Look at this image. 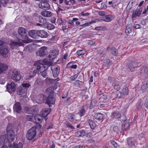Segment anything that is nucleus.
I'll return each mask as SVG.
<instances>
[{"instance_id":"nucleus-37","label":"nucleus","mask_w":148,"mask_h":148,"mask_svg":"<svg viewBox=\"0 0 148 148\" xmlns=\"http://www.w3.org/2000/svg\"><path fill=\"white\" fill-rule=\"evenodd\" d=\"M112 116L113 117L116 118H119L120 117L121 114L118 112H114L113 113Z\"/></svg>"},{"instance_id":"nucleus-44","label":"nucleus","mask_w":148,"mask_h":148,"mask_svg":"<svg viewBox=\"0 0 148 148\" xmlns=\"http://www.w3.org/2000/svg\"><path fill=\"white\" fill-rule=\"evenodd\" d=\"M59 79L58 78H57L56 79H49V78H47L46 79V82L47 83L48 81H49L50 82V83H51L52 82H53V81H59Z\"/></svg>"},{"instance_id":"nucleus-49","label":"nucleus","mask_w":148,"mask_h":148,"mask_svg":"<svg viewBox=\"0 0 148 148\" xmlns=\"http://www.w3.org/2000/svg\"><path fill=\"white\" fill-rule=\"evenodd\" d=\"M111 53L114 56H116L117 51L115 49L113 48L112 49Z\"/></svg>"},{"instance_id":"nucleus-46","label":"nucleus","mask_w":148,"mask_h":148,"mask_svg":"<svg viewBox=\"0 0 148 148\" xmlns=\"http://www.w3.org/2000/svg\"><path fill=\"white\" fill-rule=\"evenodd\" d=\"M111 144L112 146L114 147V148H117L118 145L117 143L114 141H112L111 142Z\"/></svg>"},{"instance_id":"nucleus-16","label":"nucleus","mask_w":148,"mask_h":148,"mask_svg":"<svg viewBox=\"0 0 148 148\" xmlns=\"http://www.w3.org/2000/svg\"><path fill=\"white\" fill-rule=\"evenodd\" d=\"M138 63L136 62H131L128 65V67L130 71H133L134 70V68L138 66Z\"/></svg>"},{"instance_id":"nucleus-58","label":"nucleus","mask_w":148,"mask_h":148,"mask_svg":"<svg viewBox=\"0 0 148 148\" xmlns=\"http://www.w3.org/2000/svg\"><path fill=\"white\" fill-rule=\"evenodd\" d=\"M143 134H140L138 136V138L140 139V140L142 138H143Z\"/></svg>"},{"instance_id":"nucleus-28","label":"nucleus","mask_w":148,"mask_h":148,"mask_svg":"<svg viewBox=\"0 0 148 148\" xmlns=\"http://www.w3.org/2000/svg\"><path fill=\"white\" fill-rule=\"evenodd\" d=\"M103 117V114L100 113H97L95 114L94 116V118L96 119L101 120H102Z\"/></svg>"},{"instance_id":"nucleus-10","label":"nucleus","mask_w":148,"mask_h":148,"mask_svg":"<svg viewBox=\"0 0 148 148\" xmlns=\"http://www.w3.org/2000/svg\"><path fill=\"white\" fill-rule=\"evenodd\" d=\"M56 99L54 94L49 95L47 99L46 103L48 105L53 104L55 103Z\"/></svg>"},{"instance_id":"nucleus-19","label":"nucleus","mask_w":148,"mask_h":148,"mask_svg":"<svg viewBox=\"0 0 148 148\" xmlns=\"http://www.w3.org/2000/svg\"><path fill=\"white\" fill-rule=\"evenodd\" d=\"M141 12V10H140V8H137L135 11V12H134L132 15L133 18H135L137 16H139Z\"/></svg>"},{"instance_id":"nucleus-22","label":"nucleus","mask_w":148,"mask_h":148,"mask_svg":"<svg viewBox=\"0 0 148 148\" xmlns=\"http://www.w3.org/2000/svg\"><path fill=\"white\" fill-rule=\"evenodd\" d=\"M42 15L46 17H50L52 15V13L50 11H43L41 12Z\"/></svg>"},{"instance_id":"nucleus-56","label":"nucleus","mask_w":148,"mask_h":148,"mask_svg":"<svg viewBox=\"0 0 148 148\" xmlns=\"http://www.w3.org/2000/svg\"><path fill=\"white\" fill-rule=\"evenodd\" d=\"M66 125L68 127L71 128V129L73 128V126L71 125L69 123H67L66 124Z\"/></svg>"},{"instance_id":"nucleus-1","label":"nucleus","mask_w":148,"mask_h":148,"mask_svg":"<svg viewBox=\"0 0 148 148\" xmlns=\"http://www.w3.org/2000/svg\"><path fill=\"white\" fill-rule=\"evenodd\" d=\"M45 65H47L48 67L50 66L51 63L45 60H40L37 61L34 64L35 67L38 71V74L39 75L41 73V75L44 78L46 77L47 75L46 71L45 70H43V68L46 67L45 66Z\"/></svg>"},{"instance_id":"nucleus-47","label":"nucleus","mask_w":148,"mask_h":148,"mask_svg":"<svg viewBox=\"0 0 148 148\" xmlns=\"http://www.w3.org/2000/svg\"><path fill=\"white\" fill-rule=\"evenodd\" d=\"M26 118L28 121H32L33 120V117L32 115H27Z\"/></svg>"},{"instance_id":"nucleus-45","label":"nucleus","mask_w":148,"mask_h":148,"mask_svg":"<svg viewBox=\"0 0 148 148\" xmlns=\"http://www.w3.org/2000/svg\"><path fill=\"white\" fill-rule=\"evenodd\" d=\"M94 22V21H92L90 22L87 23H85L84 24L80 25V26L81 27H86L90 25H91L92 23H93Z\"/></svg>"},{"instance_id":"nucleus-13","label":"nucleus","mask_w":148,"mask_h":148,"mask_svg":"<svg viewBox=\"0 0 148 148\" xmlns=\"http://www.w3.org/2000/svg\"><path fill=\"white\" fill-rule=\"evenodd\" d=\"M27 30L25 28L20 27L18 29V34L22 37V38L24 37H26V32Z\"/></svg>"},{"instance_id":"nucleus-23","label":"nucleus","mask_w":148,"mask_h":148,"mask_svg":"<svg viewBox=\"0 0 148 148\" xmlns=\"http://www.w3.org/2000/svg\"><path fill=\"white\" fill-rule=\"evenodd\" d=\"M127 144L130 147L134 145L135 141L134 139L132 138H129L127 139Z\"/></svg>"},{"instance_id":"nucleus-42","label":"nucleus","mask_w":148,"mask_h":148,"mask_svg":"<svg viewBox=\"0 0 148 148\" xmlns=\"http://www.w3.org/2000/svg\"><path fill=\"white\" fill-rule=\"evenodd\" d=\"M148 87V85L147 84H144L141 88L143 92L145 91Z\"/></svg>"},{"instance_id":"nucleus-27","label":"nucleus","mask_w":148,"mask_h":148,"mask_svg":"<svg viewBox=\"0 0 148 148\" xmlns=\"http://www.w3.org/2000/svg\"><path fill=\"white\" fill-rule=\"evenodd\" d=\"M88 122L90 128L92 129H94L96 127V124L91 119H89Z\"/></svg>"},{"instance_id":"nucleus-20","label":"nucleus","mask_w":148,"mask_h":148,"mask_svg":"<svg viewBox=\"0 0 148 148\" xmlns=\"http://www.w3.org/2000/svg\"><path fill=\"white\" fill-rule=\"evenodd\" d=\"M37 31L34 30H32L29 31L28 34L29 36L34 38H35L36 37Z\"/></svg>"},{"instance_id":"nucleus-61","label":"nucleus","mask_w":148,"mask_h":148,"mask_svg":"<svg viewBox=\"0 0 148 148\" xmlns=\"http://www.w3.org/2000/svg\"><path fill=\"white\" fill-rule=\"evenodd\" d=\"M67 56H68V53H67L66 52V53L65 54H64V55L63 59H64L65 60L66 59Z\"/></svg>"},{"instance_id":"nucleus-2","label":"nucleus","mask_w":148,"mask_h":148,"mask_svg":"<svg viewBox=\"0 0 148 148\" xmlns=\"http://www.w3.org/2000/svg\"><path fill=\"white\" fill-rule=\"evenodd\" d=\"M36 126L33 127L27 131L26 135L27 139L31 140L35 137L36 134Z\"/></svg>"},{"instance_id":"nucleus-18","label":"nucleus","mask_w":148,"mask_h":148,"mask_svg":"<svg viewBox=\"0 0 148 148\" xmlns=\"http://www.w3.org/2000/svg\"><path fill=\"white\" fill-rule=\"evenodd\" d=\"M140 73L146 77L148 76V68L147 67H143L141 68Z\"/></svg>"},{"instance_id":"nucleus-24","label":"nucleus","mask_w":148,"mask_h":148,"mask_svg":"<svg viewBox=\"0 0 148 148\" xmlns=\"http://www.w3.org/2000/svg\"><path fill=\"white\" fill-rule=\"evenodd\" d=\"M99 100L100 102H105L107 101V95L103 94L99 97Z\"/></svg>"},{"instance_id":"nucleus-63","label":"nucleus","mask_w":148,"mask_h":148,"mask_svg":"<svg viewBox=\"0 0 148 148\" xmlns=\"http://www.w3.org/2000/svg\"><path fill=\"white\" fill-rule=\"evenodd\" d=\"M144 105L148 109V101H146L145 102Z\"/></svg>"},{"instance_id":"nucleus-11","label":"nucleus","mask_w":148,"mask_h":148,"mask_svg":"<svg viewBox=\"0 0 148 148\" xmlns=\"http://www.w3.org/2000/svg\"><path fill=\"white\" fill-rule=\"evenodd\" d=\"M40 8L44 10H48L50 8L49 4L44 1H40L38 5Z\"/></svg>"},{"instance_id":"nucleus-35","label":"nucleus","mask_w":148,"mask_h":148,"mask_svg":"<svg viewBox=\"0 0 148 148\" xmlns=\"http://www.w3.org/2000/svg\"><path fill=\"white\" fill-rule=\"evenodd\" d=\"M85 112V110L84 108L83 107L81 108L79 110V112L78 113L79 114L80 117L84 115Z\"/></svg>"},{"instance_id":"nucleus-32","label":"nucleus","mask_w":148,"mask_h":148,"mask_svg":"<svg viewBox=\"0 0 148 148\" xmlns=\"http://www.w3.org/2000/svg\"><path fill=\"white\" fill-rule=\"evenodd\" d=\"M6 138L5 135H2L0 136V144L4 143Z\"/></svg>"},{"instance_id":"nucleus-31","label":"nucleus","mask_w":148,"mask_h":148,"mask_svg":"<svg viewBox=\"0 0 148 148\" xmlns=\"http://www.w3.org/2000/svg\"><path fill=\"white\" fill-rule=\"evenodd\" d=\"M67 68H70L72 69H76L77 68V65L75 64L73 65L72 62H70L67 64Z\"/></svg>"},{"instance_id":"nucleus-57","label":"nucleus","mask_w":148,"mask_h":148,"mask_svg":"<svg viewBox=\"0 0 148 148\" xmlns=\"http://www.w3.org/2000/svg\"><path fill=\"white\" fill-rule=\"evenodd\" d=\"M81 14L84 16H88L89 15V14L88 13H84L83 12H82L81 13Z\"/></svg>"},{"instance_id":"nucleus-62","label":"nucleus","mask_w":148,"mask_h":148,"mask_svg":"<svg viewBox=\"0 0 148 148\" xmlns=\"http://www.w3.org/2000/svg\"><path fill=\"white\" fill-rule=\"evenodd\" d=\"M104 94L103 93H102L101 91H99V92H98V95L99 96V97L102 95H103V94Z\"/></svg>"},{"instance_id":"nucleus-17","label":"nucleus","mask_w":148,"mask_h":148,"mask_svg":"<svg viewBox=\"0 0 148 148\" xmlns=\"http://www.w3.org/2000/svg\"><path fill=\"white\" fill-rule=\"evenodd\" d=\"M50 110L49 108L44 109L41 112V114L42 117H45L50 112Z\"/></svg>"},{"instance_id":"nucleus-8","label":"nucleus","mask_w":148,"mask_h":148,"mask_svg":"<svg viewBox=\"0 0 148 148\" xmlns=\"http://www.w3.org/2000/svg\"><path fill=\"white\" fill-rule=\"evenodd\" d=\"M30 42L29 40H28L26 42H25V40L18 39L17 41L12 42L10 45L12 47H15L17 45L21 46L23 45V42L28 43Z\"/></svg>"},{"instance_id":"nucleus-60","label":"nucleus","mask_w":148,"mask_h":148,"mask_svg":"<svg viewBox=\"0 0 148 148\" xmlns=\"http://www.w3.org/2000/svg\"><path fill=\"white\" fill-rule=\"evenodd\" d=\"M118 130V127L117 126H115L113 128V130L115 132H116Z\"/></svg>"},{"instance_id":"nucleus-21","label":"nucleus","mask_w":148,"mask_h":148,"mask_svg":"<svg viewBox=\"0 0 148 148\" xmlns=\"http://www.w3.org/2000/svg\"><path fill=\"white\" fill-rule=\"evenodd\" d=\"M8 68L7 65L5 64H0V73L3 72Z\"/></svg>"},{"instance_id":"nucleus-15","label":"nucleus","mask_w":148,"mask_h":148,"mask_svg":"<svg viewBox=\"0 0 148 148\" xmlns=\"http://www.w3.org/2000/svg\"><path fill=\"white\" fill-rule=\"evenodd\" d=\"M13 108L14 111L18 113H20L21 109V107L20 103L18 102L15 103L14 105Z\"/></svg>"},{"instance_id":"nucleus-55","label":"nucleus","mask_w":148,"mask_h":148,"mask_svg":"<svg viewBox=\"0 0 148 148\" xmlns=\"http://www.w3.org/2000/svg\"><path fill=\"white\" fill-rule=\"evenodd\" d=\"M120 88V86L119 85H114V89L118 90Z\"/></svg>"},{"instance_id":"nucleus-34","label":"nucleus","mask_w":148,"mask_h":148,"mask_svg":"<svg viewBox=\"0 0 148 148\" xmlns=\"http://www.w3.org/2000/svg\"><path fill=\"white\" fill-rule=\"evenodd\" d=\"M111 15H108L106 16L104 18H103L102 20L106 22H110L111 20Z\"/></svg>"},{"instance_id":"nucleus-52","label":"nucleus","mask_w":148,"mask_h":148,"mask_svg":"<svg viewBox=\"0 0 148 148\" xmlns=\"http://www.w3.org/2000/svg\"><path fill=\"white\" fill-rule=\"evenodd\" d=\"M146 13L148 14V5L147 6V8L145 9L142 12V14H143Z\"/></svg>"},{"instance_id":"nucleus-39","label":"nucleus","mask_w":148,"mask_h":148,"mask_svg":"<svg viewBox=\"0 0 148 148\" xmlns=\"http://www.w3.org/2000/svg\"><path fill=\"white\" fill-rule=\"evenodd\" d=\"M53 88L52 87H49L48 88H47L46 91L47 92H50V95H53L54 94V92L53 91Z\"/></svg>"},{"instance_id":"nucleus-50","label":"nucleus","mask_w":148,"mask_h":148,"mask_svg":"<svg viewBox=\"0 0 148 148\" xmlns=\"http://www.w3.org/2000/svg\"><path fill=\"white\" fill-rule=\"evenodd\" d=\"M117 97L118 98H120L123 97V95L121 93V92H119L118 93L117 95Z\"/></svg>"},{"instance_id":"nucleus-9","label":"nucleus","mask_w":148,"mask_h":148,"mask_svg":"<svg viewBox=\"0 0 148 148\" xmlns=\"http://www.w3.org/2000/svg\"><path fill=\"white\" fill-rule=\"evenodd\" d=\"M59 53L58 50H52L49 56V58L50 60L55 59Z\"/></svg>"},{"instance_id":"nucleus-36","label":"nucleus","mask_w":148,"mask_h":148,"mask_svg":"<svg viewBox=\"0 0 148 148\" xmlns=\"http://www.w3.org/2000/svg\"><path fill=\"white\" fill-rule=\"evenodd\" d=\"M54 26L52 24L47 23V28L49 30H51L54 28Z\"/></svg>"},{"instance_id":"nucleus-53","label":"nucleus","mask_w":148,"mask_h":148,"mask_svg":"<svg viewBox=\"0 0 148 148\" xmlns=\"http://www.w3.org/2000/svg\"><path fill=\"white\" fill-rule=\"evenodd\" d=\"M93 135V134H92V132H89L87 133L86 134V136L88 138H90Z\"/></svg>"},{"instance_id":"nucleus-59","label":"nucleus","mask_w":148,"mask_h":148,"mask_svg":"<svg viewBox=\"0 0 148 148\" xmlns=\"http://www.w3.org/2000/svg\"><path fill=\"white\" fill-rule=\"evenodd\" d=\"M68 23L72 25H74V22L72 20H69L68 22Z\"/></svg>"},{"instance_id":"nucleus-4","label":"nucleus","mask_w":148,"mask_h":148,"mask_svg":"<svg viewBox=\"0 0 148 148\" xmlns=\"http://www.w3.org/2000/svg\"><path fill=\"white\" fill-rule=\"evenodd\" d=\"M51 69L52 71L53 76L55 77H57L60 71V67L58 65H52L51 67Z\"/></svg>"},{"instance_id":"nucleus-51","label":"nucleus","mask_w":148,"mask_h":148,"mask_svg":"<svg viewBox=\"0 0 148 148\" xmlns=\"http://www.w3.org/2000/svg\"><path fill=\"white\" fill-rule=\"evenodd\" d=\"M23 87L24 88H28L30 86L29 83H27L25 84H22Z\"/></svg>"},{"instance_id":"nucleus-26","label":"nucleus","mask_w":148,"mask_h":148,"mask_svg":"<svg viewBox=\"0 0 148 148\" xmlns=\"http://www.w3.org/2000/svg\"><path fill=\"white\" fill-rule=\"evenodd\" d=\"M132 26L130 24L128 25H127L125 32L127 35H128L132 32Z\"/></svg>"},{"instance_id":"nucleus-48","label":"nucleus","mask_w":148,"mask_h":148,"mask_svg":"<svg viewBox=\"0 0 148 148\" xmlns=\"http://www.w3.org/2000/svg\"><path fill=\"white\" fill-rule=\"evenodd\" d=\"M78 75V74H76L73 76L71 77L70 78L71 81L75 80L77 78Z\"/></svg>"},{"instance_id":"nucleus-5","label":"nucleus","mask_w":148,"mask_h":148,"mask_svg":"<svg viewBox=\"0 0 148 148\" xmlns=\"http://www.w3.org/2000/svg\"><path fill=\"white\" fill-rule=\"evenodd\" d=\"M9 51L7 47L4 46L0 49V54L3 57H6L8 56Z\"/></svg>"},{"instance_id":"nucleus-7","label":"nucleus","mask_w":148,"mask_h":148,"mask_svg":"<svg viewBox=\"0 0 148 148\" xmlns=\"http://www.w3.org/2000/svg\"><path fill=\"white\" fill-rule=\"evenodd\" d=\"M7 90L10 93H12L16 90V86L15 83L13 82L8 84L7 86Z\"/></svg>"},{"instance_id":"nucleus-30","label":"nucleus","mask_w":148,"mask_h":148,"mask_svg":"<svg viewBox=\"0 0 148 148\" xmlns=\"http://www.w3.org/2000/svg\"><path fill=\"white\" fill-rule=\"evenodd\" d=\"M23 145L21 143H19L18 144L15 143H13L12 148H22Z\"/></svg>"},{"instance_id":"nucleus-33","label":"nucleus","mask_w":148,"mask_h":148,"mask_svg":"<svg viewBox=\"0 0 148 148\" xmlns=\"http://www.w3.org/2000/svg\"><path fill=\"white\" fill-rule=\"evenodd\" d=\"M76 133L77 134L76 135L78 136H83L85 135L86 132L84 130H82L78 131Z\"/></svg>"},{"instance_id":"nucleus-3","label":"nucleus","mask_w":148,"mask_h":148,"mask_svg":"<svg viewBox=\"0 0 148 148\" xmlns=\"http://www.w3.org/2000/svg\"><path fill=\"white\" fill-rule=\"evenodd\" d=\"M11 77L14 81L17 82L21 79V76L19 72L15 70L13 71Z\"/></svg>"},{"instance_id":"nucleus-41","label":"nucleus","mask_w":148,"mask_h":148,"mask_svg":"<svg viewBox=\"0 0 148 148\" xmlns=\"http://www.w3.org/2000/svg\"><path fill=\"white\" fill-rule=\"evenodd\" d=\"M129 124L128 123H125L122 126V129L123 130L129 128Z\"/></svg>"},{"instance_id":"nucleus-43","label":"nucleus","mask_w":148,"mask_h":148,"mask_svg":"<svg viewBox=\"0 0 148 148\" xmlns=\"http://www.w3.org/2000/svg\"><path fill=\"white\" fill-rule=\"evenodd\" d=\"M110 62L109 59H106L104 61L103 65L105 66H107L110 64Z\"/></svg>"},{"instance_id":"nucleus-29","label":"nucleus","mask_w":148,"mask_h":148,"mask_svg":"<svg viewBox=\"0 0 148 148\" xmlns=\"http://www.w3.org/2000/svg\"><path fill=\"white\" fill-rule=\"evenodd\" d=\"M69 120L70 121H77L79 120V119H77L76 116L73 114H72L69 117Z\"/></svg>"},{"instance_id":"nucleus-38","label":"nucleus","mask_w":148,"mask_h":148,"mask_svg":"<svg viewBox=\"0 0 148 148\" xmlns=\"http://www.w3.org/2000/svg\"><path fill=\"white\" fill-rule=\"evenodd\" d=\"M34 118L36 121H40L42 119V117L38 114H36L34 116Z\"/></svg>"},{"instance_id":"nucleus-14","label":"nucleus","mask_w":148,"mask_h":148,"mask_svg":"<svg viewBox=\"0 0 148 148\" xmlns=\"http://www.w3.org/2000/svg\"><path fill=\"white\" fill-rule=\"evenodd\" d=\"M37 35L38 36L42 38H46L47 36L48 35L47 33L43 30L37 31Z\"/></svg>"},{"instance_id":"nucleus-25","label":"nucleus","mask_w":148,"mask_h":148,"mask_svg":"<svg viewBox=\"0 0 148 148\" xmlns=\"http://www.w3.org/2000/svg\"><path fill=\"white\" fill-rule=\"evenodd\" d=\"M121 92L123 95H127L129 92L128 88L126 86H124L123 88L121 90Z\"/></svg>"},{"instance_id":"nucleus-54","label":"nucleus","mask_w":148,"mask_h":148,"mask_svg":"<svg viewBox=\"0 0 148 148\" xmlns=\"http://www.w3.org/2000/svg\"><path fill=\"white\" fill-rule=\"evenodd\" d=\"M141 27V26L139 24H136L135 26L134 27V29H140Z\"/></svg>"},{"instance_id":"nucleus-40","label":"nucleus","mask_w":148,"mask_h":148,"mask_svg":"<svg viewBox=\"0 0 148 148\" xmlns=\"http://www.w3.org/2000/svg\"><path fill=\"white\" fill-rule=\"evenodd\" d=\"M86 53V51L84 50H78L77 52V54L79 56H80L82 55H84Z\"/></svg>"},{"instance_id":"nucleus-12","label":"nucleus","mask_w":148,"mask_h":148,"mask_svg":"<svg viewBox=\"0 0 148 148\" xmlns=\"http://www.w3.org/2000/svg\"><path fill=\"white\" fill-rule=\"evenodd\" d=\"M47 53V49L45 47H41L38 52L37 53V54L40 57H43Z\"/></svg>"},{"instance_id":"nucleus-6","label":"nucleus","mask_w":148,"mask_h":148,"mask_svg":"<svg viewBox=\"0 0 148 148\" xmlns=\"http://www.w3.org/2000/svg\"><path fill=\"white\" fill-rule=\"evenodd\" d=\"M7 139L9 142L13 141L14 139L15 133L12 130L7 131Z\"/></svg>"},{"instance_id":"nucleus-64","label":"nucleus","mask_w":148,"mask_h":148,"mask_svg":"<svg viewBox=\"0 0 148 148\" xmlns=\"http://www.w3.org/2000/svg\"><path fill=\"white\" fill-rule=\"evenodd\" d=\"M58 22L59 24H61L62 23V21L61 18H60L58 19Z\"/></svg>"}]
</instances>
